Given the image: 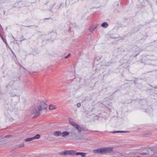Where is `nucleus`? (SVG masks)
Instances as JSON below:
<instances>
[{"instance_id": "f257e3e1", "label": "nucleus", "mask_w": 157, "mask_h": 157, "mask_svg": "<svg viewBox=\"0 0 157 157\" xmlns=\"http://www.w3.org/2000/svg\"><path fill=\"white\" fill-rule=\"evenodd\" d=\"M47 105L45 102H42L37 107L35 108L33 110V114L34 115L33 116L34 118H36L40 114V112L46 109Z\"/></svg>"}, {"instance_id": "f03ea898", "label": "nucleus", "mask_w": 157, "mask_h": 157, "mask_svg": "<svg viewBox=\"0 0 157 157\" xmlns=\"http://www.w3.org/2000/svg\"><path fill=\"white\" fill-rule=\"evenodd\" d=\"M47 105L45 102H42L37 107L35 108L33 110V114L34 115L33 116L34 118H36L40 114V112L46 109Z\"/></svg>"}, {"instance_id": "7ed1b4c3", "label": "nucleus", "mask_w": 157, "mask_h": 157, "mask_svg": "<svg viewBox=\"0 0 157 157\" xmlns=\"http://www.w3.org/2000/svg\"><path fill=\"white\" fill-rule=\"evenodd\" d=\"M113 148L111 147H103L99 148L94 150L93 152L94 153L104 154L108 153L112 151Z\"/></svg>"}, {"instance_id": "20e7f679", "label": "nucleus", "mask_w": 157, "mask_h": 157, "mask_svg": "<svg viewBox=\"0 0 157 157\" xmlns=\"http://www.w3.org/2000/svg\"><path fill=\"white\" fill-rule=\"evenodd\" d=\"M69 121L70 124L75 128V131L73 132V133L75 135H76L78 133H80L82 130V127L79 125L74 122L72 119H70Z\"/></svg>"}, {"instance_id": "39448f33", "label": "nucleus", "mask_w": 157, "mask_h": 157, "mask_svg": "<svg viewBox=\"0 0 157 157\" xmlns=\"http://www.w3.org/2000/svg\"><path fill=\"white\" fill-rule=\"evenodd\" d=\"M73 150H65L62 151L59 153V155H72L74 153Z\"/></svg>"}, {"instance_id": "423d86ee", "label": "nucleus", "mask_w": 157, "mask_h": 157, "mask_svg": "<svg viewBox=\"0 0 157 157\" xmlns=\"http://www.w3.org/2000/svg\"><path fill=\"white\" fill-rule=\"evenodd\" d=\"M5 119L6 121H13L14 119L11 117L10 115H9L7 114H6L5 116Z\"/></svg>"}, {"instance_id": "0eeeda50", "label": "nucleus", "mask_w": 157, "mask_h": 157, "mask_svg": "<svg viewBox=\"0 0 157 157\" xmlns=\"http://www.w3.org/2000/svg\"><path fill=\"white\" fill-rule=\"evenodd\" d=\"M73 151L74 152L72 155H80L82 157H85L86 155V154L85 153L82 152H77L73 150Z\"/></svg>"}, {"instance_id": "6e6552de", "label": "nucleus", "mask_w": 157, "mask_h": 157, "mask_svg": "<svg viewBox=\"0 0 157 157\" xmlns=\"http://www.w3.org/2000/svg\"><path fill=\"white\" fill-rule=\"evenodd\" d=\"M69 134V133L67 132H64L63 133H61L59 132V136H61L63 137H65L67 136Z\"/></svg>"}, {"instance_id": "1a4fd4ad", "label": "nucleus", "mask_w": 157, "mask_h": 157, "mask_svg": "<svg viewBox=\"0 0 157 157\" xmlns=\"http://www.w3.org/2000/svg\"><path fill=\"white\" fill-rule=\"evenodd\" d=\"M56 108V106L53 105L51 104L49 105V109L50 110H53L55 109Z\"/></svg>"}, {"instance_id": "9d476101", "label": "nucleus", "mask_w": 157, "mask_h": 157, "mask_svg": "<svg viewBox=\"0 0 157 157\" xmlns=\"http://www.w3.org/2000/svg\"><path fill=\"white\" fill-rule=\"evenodd\" d=\"M40 137V135L39 134H37L36 136L33 137V140L34 139H39Z\"/></svg>"}, {"instance_id": "9b49d317", "label": "nucleus", "mask_w": 157, "mask_h": 157, "mask_svg": "<svg viewBox=\"0 0 157 157\" xmlns=\"http://www.w3.org/2000/svg\"><path fill=\"white\" fill-rule=\"evenodd\" d=\"M108 24L107 22H105L101 25V26L104 28H106L108 27Z\"/></svg>"}, {"instance_id": "f8f14e48", "label": "nucleus", "mask_w": 157, "mask_h": 157, "mask_svg": "<svg viewBox=\"0 0 157 157\" xmlns=\"http://www.w3.org/2000/svg\"><path fill=\"white\" fill-rule=\"evenodd\" d=\"M33 140V137L26 138L25 140V141L26 142L30 141Z\"/></svg>"}, {"instance_id": "ddd939ff", "label": "nucleus", "mask_w": 157, "mask_h": 157, "mask_svg": "<svg viewBox=\"0 0 157 157\" xmlns=\"http://www.w3.org/2000/svg\"><path fill=\"white\" fill-rule=\"evenodd\" d=\"M53 135L55 137L59 136V131H56L54 132Z\"/></svg>"}, {"instance_id": "4468645a", "label": "nucleus", "mask_w": 157, "mask_h": 157, "mask_svg": "<svg viewBox=\"0 0 157 157\" xmlns=\"http://www.w3.org/2000/svg\"><path fill=\"white\" fill-rule=\"evenodd\" d=\"M96 28V27H92L90 29L89 31L90 32H93L94 30V29Z\"/></svg>"}, {"instance_id": "2eb2a0df", "label": "nucleus", "mask_w": 157, "mask_h": 157, "mask_svg": "<svg viewBox=\"0 0 157 157\" xmlns=\"http://www.w3.org/2000/svg\"><path fill=\"white\" fill-rule=\"evenodd\" d=\"M24 144L23 143H22L21 144H20L18 146L19 147H24Z\"/></svg>"}, {"instance_id": "dca6fc26", "label": "nucleus", "mask_w": 157, "mask_h": 157, "mask_svg": "<svg viewBox=\"0 0 157 157\" xmlns=\"http://www.w3.org/2000/svg\"><path fill=\"white\" fill-rule=\"evenodd\" d=\"M4 143L3 140L0 139V145Z\"/></svg>"}, {"instance_id": "f3484780", "label": "nucleus", "mask_w": 157, "mask_h": 157, "mask_svg": "<svg viewBox=\"0 0 157 157\" xmlns=\"http://www.w3.org/2000/svg\"><path fill=\"white\" fill-rule=\"evenodd\" d=\"M124 132V131H117L115 132H114V133H118V132Z\"/></svg>"}, {"instance_id": "a211bd4d", "label": "nucleus", "mask_w": 157, "mask_h": 157, "mask_svg": "<svg viewBox=\"0 0 157 157\" xmlns=\"http://www.w3.org/2000/svg\"><path fill=\"white\" fill-rule=\"evenodd\" d=\"M2 39L3 41L6 44H7V43L6 42V40H5V39H4V38H3L2 37Z\"/></svg>"}, {"instance_id": "6ab92c4d", "label": "nucleus", "mask_w": 157, "mask_h": 157, "mask_svg": "<svg viewBox=\"0 0 157 157\" xmlns=\"http://www.w3.org/2000/svg\"><path fill=\"white\" fill-rule=\"evenodd\" d=\"M70 56V54H69V55H68L67 56H66L65 57V59H67V58H68Z\"/></svg>"}, {"instance_id": "aec40b11", "label": "nucleus", "mask_w": 157, "mask_h": 157, "mask_svg": "<svg viewBox=\"0 0 157 157\" xmlns=\"http://www.w3.org/2000/svg\"><path fill=\"white\" fill-rule=\"evenodd\" d=\"M77 106H79V105H78V104H77Z\"/></svg>"}, {"instance_id": "412c9836", "label": "nucleus", "mask_w": 157, "mask_h": 157, "mask_svg": "<svg viewBox=\"0 0 157 157\" xmlns=\"http://www.w3.org/2000/svg\"><path fill=\"white\" fill-rule=\"evenodd\" d=\"M77 106H79V105H78V104H77Z\"/></svg>"}]
</instances>
